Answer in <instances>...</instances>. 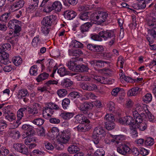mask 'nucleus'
Returning a JSON list of instances; mask_svg holds the SVG:
<instances>
[{"mask_svg":"<svg viewBox=\"0 0 156 156\" xmlns=\"http://www.w3.org/2000/svg\"><path fill=\"white\" fill-rule=\"evenodd\" d=\"M115 37L114 32L108 30L101 31L99 33L98 35H94L91 37L92 39L96 41H101L102 38L104 40L110 39L108 42L109 45L110 46L114 43Z\"/></svg>","mask_w":156,"mask_h":156,"instance_id":"f257e3e1","label":"nucleus"},{"mask_svg":"<svg viewBox=\"0 0 156 156\" xmlns=\"http://www.w3.org/2000/svg\"><path fill=\"white\" fill-rule=\"evenodd\" d=\"M105 136V132L102 127L97 126L95 128L93 132V137L94 139V143L97 147L101 148L102 147L100 140Z\"/></svg>","mask_w":156,"mask_h":156,"instance_id":"f03ea898","label":"nucleus"},{"mask_svg":"<svg viewBox=\"0 0 156 156\" xmlns=\"http://www.w3.org/2000/svg\"><path fill=\"white\" fill-rule=\"evenodd\" d=\"M146 20V24L150 28L148 30L149 34L153 38H156V18L150 16Z\"/></svg>","mask_w":156,"mask_h":156,"instance_id":"7ed1b4c3","label":"nucleus"},{"mask_svg":"<svg viewBox=\"0 0 156 156\" xmlns=\"http://www.w3.org/2000/svg\"><path fill=\"white\" fill-rule=\"evenodd\" d=\"M108 14L106 12H98L91 15V20L96 22L97 24L101 25L107 20Z\"/></svg>","mask_w":156,"mask_h":156,"instance_id":"20e7f679","label":"nucleus"},{"mask_svg":"<svg viewBox=\"0 0 156 156\" xmlns=\"http://www.w3.org/2000/svg\"><path fill=\"white\" fill-rule=\"evenodd\" d=\"M77 106L79 109L83 112V113L87 115L89 118H91L93 114L88 111V109H91L93 107L91 103L85 102L82 104H78Z\"/></svg>","mask_w":156,"mask_h":156,"instance_id":"39448f33","label":"nucleus"},{"mask_svg":"<svg viewBox=\"0 0 156 156\" xmlns=\"http://www.w3.org/2000/svg\"><path fill=\"white\" fill-rule=\"evenodd\" d=\"M21 22L16 20H13L10 21L8 24V27L10 29L14 30V35L18 36L21 30L20 27Z\"/></svg>","mask_w":156,"mask_h":156,"instance_id":"423d86ee","label":"nucleus"},{"mask_svg":"<svg viewBox=\"0 0 156 156\" xmlns=\"http://www.w3.org/2000/svg\"><path fill=\"white\" fill-rule=\"evenodd\" d=\"M71 131L69 129H67L63 131L60 137L58 138L57 142L59 144L62 143L66 144L69 140L71 135Z\"/></svg>","mask_w":156,"mask_h":156,"instance_id":"0eeeda50","label":"nucleus"},{"mask_svg":"<svg viewBox=\"0 0 156 156\" xmlns=\"http://www.w3.org/2000/svg\"><path fill=\"white\" fill-rule=\"evenodd\" d=\"M56 17L55 15H49L43 18L41 21V24L46 27H50L51 26L53 22L55 21Z\"/></svg>","mask_w":156,"mask_h":156,"instance_id":"6e6552de","label":"nucleus"},{"mask_svg":"<svg viewBox=\"0 0 156 156\" xmlns=\"http://www.w3.org/2000/svg\"><path fill=\"white\" fill-rule=\"evenodd\" d=\"M80 87L83 90L92 91L97 89V87L94 83H82L80 84Z\"/></svg>","mask_w":156,"mask_h":156,"instance_id":"1a4fd4ad","label":"nucleus"},{"mask_svg":"<svg viewBox=\"0 0 156 156\" xmlns=\"http://www.w3.org/2000/svg\"><path fill=\"white\" fill-rule=\"evenodd\" d=\"M13 147L16 151H18L22 154H27L28 153L27 147L23 144H14L13 145Z\"/></svg>","mask_w":156,"mask_h":156,"instance_id":"9d476101","label":"nucleus"},{"mask_svg":"<svg viewBox=\"0 0 156 156\" xmlns=\"http://www.w3.org/2000/svg\"><path fill=\"white\" fill-rule=\"evenodd\" d=\"M139 113L137 111L134 110L133 111V117L135 119V124L141 122L143 121V117H146V115L144 112L140 113Z\"/></svg>","mask_w":156,"mask_h":156,"instance_id":"9b49d317","label":"nucleus"},{"mask_svg":"<svg viewBox=\"0 0 156 156\" xmlns=\"http://www.w3.org/2000/svg\"><path fill=\"white\" fill-rule=\"evenodd\" d=\"M117 151L119 153L125 155L126 153H129L131 149L126 144L123 143L120 144L119 147L117 148Z\"/></svg>","mask_w":156,"mask_h":156,"instance_id":"f8f14e48","label":"nucleus"},{"mask_svg":"<svg viewBox=\"0 0 156 156\" xmlns=\"http://www.w3.org/2000/svg\"><path fill=\"white\" fill-rule=\"evenodd\" d=\"M69 55L75 56L74 59L77 61L80 60L81 58L79 57L81 55L83 54L82 50L79 49L76 50L69 49Z\"/></svg>","mask_w":156,"mask_h":156,"instance_id":"ddd939ff","label":"nucleus"},{"mask_svg":"<svg viewBox=\"0 0 156 156\" xmlns=\"http://www.w3.org/2000/svg\"><path fill=\"white\" fill-rule=\"evenodd\" d=\"M94 150L92 147H91L90 151H88L87 155L88 156H103L105 154V152L104 150L101 148L98 149L93 154L92 152H94Z\"/></svg>","mask_w":156,"mask_h":156,"instance_id":"4468645a","label":"nucleus"},{"mask_svg":"<svg viewBox=\"0 0 156 156\" xmlns=\"http://www.w3.org/2000/svg\"><path fill=\"white\" fill-rule=\"evenodd\" d=\"M63 15L66 19L68 20H71L76 17L77 13L73 10H68L64 12Z\"/></svg>","mask_w":156,"mask_h":156,"instance_id":"2eb2a0df","label":"nucleus"},{"mask_svg":"<svg viewBox=\"0 0 156 156\" xmlns=\"http://www.w3.org/2000/svg\"><path fill=\"white\" fill-rule=\"evenodd\" d=\"M39 106V104L38 103H35L33 105V108H31L29 106H27L25 108V111H27L29 113L33 115H35L37 114L38 112L37 107Z\"/></svg>","mask_w":156,"mask_h":156,"instance_id":"dca6fc26","label":"nucleus"},{"mask_svg":"<svg viewBox=\"0 0 156 156\" xmlns=\"http://www.w3.org/2000/svg\"><path fill=\"white\" fill-rule=\"evenodd\" d=\"M29 95L28 92L26 89H22L20 90L17 94V97L19 99H21Z\"/></svg>","mask_w":156,"mask_h":156,"instance_id":"f3484780","label":"nucleus"},{"mask_svg":"<svg viewBox=\"0 0 156 156\" xmlns=\"http://www.w3.org/2000/svg\"><path fill=\"white\" fill-rule=\"evenodd\" d=\"M92 25V24L90 22H87L82 24L80 27L81 32L83 34L85 32H88Z\"/></svg>","mask_w":156,"mask_h":156,"instance_id":"a211bd4d","label":"nucleus"},{"mask_svg":"<svg viewBox=\"0 0 156 156\" xmlns=\"http://www.w3.org/2000/svg\"><path fill=\"white\" fill-rule=\"evenodd\" d=\"M77 61L74 59L73 58L72 60L66 63V66L70 70L73 71L75 72L76 66L77 65L76 62Z\"/></svg>","mask_w":156,"mask_h":156,"instance_id":"6ab92c4d","label":"nucleus"},{"mask_svg":"<svg viewBox=\"0 0 156 156\" xmlns=\"http://www.w3.org/2000/svg\"><path fill=\"white\" fill-rule=\"evenodd\" d=\"M89 68L86 65L82 64L76 66V72H83L87 71Z\"/></svg>","mask_w":156,"mask_h":156,"instance_id":"aec40b11","label":"nucleus"},{"mask_svg":"<svg viewBox=\"0 0 156 156\" xmlns=\"http://www.w3.org/2000/svg\"><path fill=\"white\" fill-rule=\"evenodd\" d=\"M141 90V89L138 87H134L128 91L127 94L130 96H135Z\"/></svg>","mask_w":156,"mask_h":156,"instance_id":"412c9836","label":"nucleus"},{"mask_svg":"<svg viewBox=\"0 0 156 156\" xmlns=\"http://www.w3.org/2000/svg\"><path fill=\"white\" fill-rule=\"evenodd\" d=\"M25 3V2L24 0H18L13 4L12 7L13 8H17L15 10L16 11L23 7Z\"/></svg>","mask_w":156,"mask_h":156,"instance_id":"4be33fe9","label":"nucleus"},{"mask_svg":"<svg viewBox=\"0 0 156 156\" xmlns=\"http://www.w3.org/2000/svg\"><path fill=\"white\" fill-rule=\"evenodd\" d=\"M38 4L37 3L31 4L29 5L26 8V11L28 13H32L36 10L38 7Z\"/></svg>","mask_w":156,"mask_h":156,"instance_id":"5701e85b","label":"nucleus"},{"mask_svg":"<svg viewBox=\"0 0 156 156\" xmlns=\"http://www.w3.org/2000/svg\"><path fill=\"white\" fill-rule=\"evenodd\" d=\"M73 83V82L70 79L67 78L64 79L61 83L62 86L65 87H70Z\"/></svg>","mask_w":156,"mask_h":156,"instance_id":"b1692460","label":"nucleus"},{"mask_svg":"<svg viewBox=\"0 0 156 156\" xmlns=\"http://www.w3.org/2000/svg\"><path fill=\"white\" fill-rule=\"evenodd\" d=\"M6 51H3L0 52V53L2 55V58L3 59L2 60L1 62L5 64H7L9 61L8 58L9 56L8 54L6 52Z\"/></svg>","mask_w":156,"mask_h":156,"instance_id":"393cba45","label":"nucleus"},{"mask_svg":"<svg viewBox=\"0 0 156 156\" xmlns=\"http://www.w3.org/2000/svg\"><path fill=\"white\" fill-rule=\"evenodd\" d=\"M54 10L57 12H59L62 8L61 2L58 1L54 2L52 5Z\"/></svg>","mask_w":156,"mask_h":156,"instance_id":"a878e982","label":"nucleus"},{"mask_svg":"<svg viewBox=\"0 0 156 156\" xmlns=\"http://www.w3.org/2000/svg\"><path fill=\"white\" fill-rule=\"evenodd\" d=\"M12 61L16 66H18L21 64L23 62L22 59L20 56L13 57L12 58Z\"/></svg>","mask_w":156,"mask_h":156,"instance_id":"bb28decb","label":"nucleus"},{"mask_svg":"<svg viewBox=\"0 0 156 156\" xmlns=\"http://www.w3.org/2000/svg\"><path fill=\"white\" fill-rule=\"evenodd\" d=\"M74 115V113L69 112H63L61 114V116L63 119L67 120L72 118Z\"/></svg>","mask_w":156,"mask_h":156,"instance_id":"cd10ccee","label":"nucleus"},{"mask_svg":"<svg viewBox=\"0 0 156 156\" xmlns=\"http://www.w3.org/2000/svg\"><path fill=\"white\" fill-rule=\"evenodd\" d=\"M105 123H108L109 122H113L115 121V118L113 115L112 114H107L105 117Z\"/></svg>","mask_w":156,"mask_h":156,"instance_id":"c85d7f7f","label":"nucleus"},{"mask_svg":"<svg viewBox=\"0 0 156 156\" xmlns=\"http://www.w3.org/2000/svg\"><path fill=\"white\" fill-rule=\"evenodd\" d=\"M7 125L5 121L4 120H0V134L3 135L5 133L4 129L7 127Z\"/></svg>","mask_w":156,"mask_h":156,"instance_id":"c756f323","label":"nucleus"},{"mask_svg":"<svg viewBox=\"0 0 156 156\" xmlns=\"http://www.w3.org/2000/svg\"><path fill=\"white\" fill-rule=\"evenodd\" d=\"M78 131L80 132H85L89 130L90 129L89 126L87 125H80L76 127Z\"/></svg>","mask_w":156,"mask_h":156,"instance_id":"7c9ffc66","label":"nucleus"},{"mask_svg":"<svg viewBox=\"0 0 156 156\" xmlns=\"http://www.w3.org/2000/svg\"><path fill=\"white\" fill-rule=\"evenodd\" d=\"M79 150L80 148L74 145H71L68 148V151L70 154L76 153Z\"/></svg>","mask_w":156,"mask_h":156,"instance_id":"2f4dec72","label":"nucleus"},{"mask_svg":"<svg viewBox=\"0 0 156 156\" xmlns=\"http://www.w3.org/2000/svg\"><path fill=\"white\" fill-rule=\"evenodd\" d=\"M90 14L88 12H86L80 13L79 16V18L81 20L83 21H87L90 18Z\"/></svg>","mask_w":156,"mask_h":156,"instance_id":"473e14b6","label":"nucleus"},{"mask_svg":"<svg viewBox=\"0 0 156 156\" xmlns=\"http://www.w3.org/2000/svg\"><path fill=\"white\" fill-rule=\"evenodd\" d=\"M135 109H133L132 111L134 110H136L137 112L138 111L140 113V112H144L145 111L147 108V107L146 106H142L139 104H137L135 105Z\"/></svg>","mask_w":156,"mask_h":156,"instance_id":"72a5a7b5","label":"nucleus"},{"mask_svg":"<svg viewBox=\"0 0 156 156\" xmlns=\"http://www.w3.org/2000/svg\"><path fill=\"white\" fill-rule=\"evenodd\" d=\"M68 71L64 67H61L59 68L57 71V73L59 74L60 76H62L69 74Z\"/></svg>","mask_w":156,"mask_h":156,"instance_id":"f704fd0d","label":"nucleus"},{"mask_svg":"<svg viewBox=\"0 0 156 156\" xmlns=\"http://www.w3.org/2000/svg\"><path fill=\"white\" fill-rule=\"evenodd\" d=\"M10 17L11 13L10 12L5 13L1 16V21L6 22L10 20Z\"/></svg>","mask_w":156,"mask_h":156,"instance_id":"c9c22d12","label":"nucleus"},{"mask_svg":"<svg viewBox=\"0 0 156 156\" xmlns=\"http://www.w3.org/2000/svg\"><path fill=\"white\" fill-rule=\"evenodd\" d=\"M123 136L119 135L115 136L113 137V139L111 140L112 142H116L117 144H118L121 142L119 141H122L123 140Z\"/></svg>","mask_w":156,"mask_h":156,"instance_id":"e433bc0d","label":"nucleus"},{"mask_svg":"<svg viewBox=\"0 0 156 156\" xmlns=\"http://www.w3.org/2000/svg\"><path fill=\"white\" fill-rule=\"evenodd\" d=\"M71 46L74 48H81L83 47V44L75 40H73L71 42Z\"/></svg>","mask_w":156,"mask_h":156,"instance_id":"4c0bfd02","label":"nucleus"},{"mask_svg":"<svg viewBox=\"0 0 156 156\" xmlns=\"http://www.w3.org/2000/svg\"><path fill=\"white\" fill-rule=\"evenodd\" d=\"M10 136L13 139H18L20 136V134L19 132L16 130H13L11 131L10 134Z\"/></svg>","mask_w":156,"mask_h":156,"instance_id":"58836bf2","label":"nucleus"},{"mask_svg":"<svg viewBox=\"0 0 156 156\" xmlns=\"http://www.w3.org/2000/svg\"><path fill=\"white\" fill-rule=\"evenodd\" d=\"M126 124L127 125H130L132 126H134L135 125L134 121L132 117L130 116H126Z\"/></svg>","mask_w":156,"mask_h":156,"instance_id":"ea45409f","label":"nucleus"},{"mask_svg":"<svg viewBox=\"0 0 156 156\" xmlns=\"http://www.w3.org/2000/svg\"><path fill=\"white\" fill-rule=\"evenodd\" d=\"M37 70V66L34 65L30 68L29 73L31 75L36 76L38 74Z\"/></svg>","mask_w":156,"mask_h":156,"instance_id":"a19ab883","label":"nucleus"},{"mask_svg":"<svg viewBox=\"0 0 156 156\" xmlns=\"http://www.w3.org/2000/svg\"><path fill=\"white\" fill-rule=\"evenodd\" d=\"M136 126H137V128L141 131L144 130L147 127V124L145 122H142L136 124Z\"/></svg>","mask_w":156,"mask_h":156,"instance_id":"79ce46f5","label":"nucleus"},{"mask_svg":"<svg viewBox=\"0 0 156 156\" xmlns=\"http://www.w3.org/2000/svg\"><path fill=\"white\" fill-rule=\"evenodd\" d=\"M47 135L46 130L42 126H40V136L43 138L47 137Z\"/></svg>","mask_w":156,"mask_h":156,"instance_id":"37998d69","label":"nucleus"},{"mask_svg":"<svg viewBox=\"0 0 156 156\" xmlns=\"http://www.w3.org/2000/svg\"><path fill=\"white\" fill-rule=\"evenodd\" d=\"M70 103V100L68 98H65L62 101V105L64 109H66L69 106Z\"/></svg>","mask_w":156,"mask_h":156,"instance_id":"c03bdc74","label":"nucleus"},{"mask_svg":"<svg viewBox=\"0 0 156 156\" xmlns=\"http://www.w3.org/2000/svg\"><path fill=\"white\" fill-rule=\"evenodd\" d=\"M11 48L10 45L9 43H5L2 45L0 48V52L6 51L7 50H9Z\"/></svg>","mask_w":156,"mask_h":156,"instance_id":"a18cd8bd","label":"nucleus"},{"mask_svg":"<svg viewBox=\"0 0 156 156\" xmlns=\"http://www.w3.org/2000/svg\"><path fill=\"white\" fill-rule=\"evenodd\" d=\"M107 106L109 110L111 112H113L115 110V104L112 101L109 102L107 105Z\"/></svg>","mask_w":156,"mask_h":156,"instance_id":"49530a36","label":"nucleus"},{"mask_svg":"<svg viewBox=\"0 0 156 156\" xmlns=\"http://www.w3.org/2000/svg\"><path fill=\"white\" fill-rule=\"evenodd\" d=\"M143 101L146 103L151 101L152 100V96L151 94L147 93L146 94L143 98Z\"/></svg>","mask_w":156,"mask_h":156,"instance_id":"de8ad7c7","label":"nucleus"},{"mask_svg":"<svg viewBox=\"0 0 156 156\" xmlns=\"http://www.w3.org/2000/svg\"><path fill=\"white\" fill-rule=\"evenodd\" d=\"M67 91L64 89H61L57 90V93L60 97L65 96L67 94Z\"/></svg>","mask_w":156,"mask_h":156,"instance_id":"09e8293b","label":"nucleus"},{"mask_svg":"<svg viewBox=\"0 0 156 156\" xmlns=\"http://www.w3.org/2000/svg\"><path fill=\"white\" fill-rule=\"evenodd\" d=\"M5 118L9 121H12L15 119V117L13 113L12 112L5 115Z\"/></svg>","mask_w":156,"mask_h":156,"instance_id":"8fccbe9b","label":"nucleus"},{"mask_svg":"<svg viewBox=\"0 0 156 156\" xmlns=\"http://www.w3.org/2000/svg\"><path fill=\"white\" fill-rule=\"evenodd\" d=\"M25 109L24 108H21L18 111L17 116L19 119H21L23 117L24 115L23 112L25 111Z\"/></svg>","mask_w":156,"mask_h":156,"instance_id":"3c124183","label":"nucleus"},{"mask_svg":"<svg viewBox=\"0 0 156 156\" xmlns=\"http://www.w3.org/2000/svg\"><path fill=\"white\" fill-rule=\"evenodd\" d=\"M27 138L25 140L24 143L27 145H28L31 143V142L33 141H35V137H31V136H29L27 137Z\"/></svg>","mask_w":156,"mask_h":156,"instance_id":"603ef678","label":"nucleus"},{"mask_svg":"<svg viewBox=\"0 0 156 156\" xmlns=\"http://www.w3.org/2000/svg\"><path fill=\"white\" fill-rule=\"evenodd\" d=\"M109 122L110 123H105V124L106 128L108 130H110L114 128L115 125L114 122Z\"/></svg>","mask_w":156,"mask_h":156,"instance_id":"864d4df0","label":"nucleus"},{"mask_svg":"<svg viewBox=\"0 0 156 156\" xmlns=\"http://www.w3.org/2000/svg\"><path fill=\"white\" fill-rule=\"evenodd\" d=\"M144 112L147 116L149 119L150 122L154 120V116L150 112L147 108L145 111Z\"/></svg>","mask_w":156,"mask_h":156,"instance_id":"5fc2aeb1","label":"nucleus"},{"mask_svg":"<svg viewBox=\"0 0 156 156\" xmlns=\"http://www.w3.org/2000/svg\"><path fill=\"white\" fill-rule=\"evenodd\" d=\"M154 140L151 137L147 138L145 141V144L146 146H151L154 144Z\"/></svg>","mask_w":156,"mask_h":156,"instance_id":"6e6d98bb","label":"nucleus"},{"mask_svg":"<svg viewBox=\"0 0 156 156\" xmlns=\"http://www.w3.org/2000/svg\"><path fill=\"white\" fill-rule=\"evenodd\" d=\"M49 74L45 72L40 74V82L42 81L47 79L49 76Z\"/></svg>","mask_w":156,"mask_h":156,"instance_id":"4d7b16f0","label":"nucleus"},{"mask_svg":"<svg viewBox=\"0 0 156 156\" xmlns=\"http://www.w3.org/2000/svg\"><path fill=\"white\" fill-rule=\"evenodd\" d=\"M0 152L1 155L2 154L3 155L6 156L9 154V151L6 147H2L1 148Z\"/></svg>","mask_w":156,"mask_h":156,"instance_id":"13d9d810","label":"nucleus"},{"mask_svg":"<svg viewBox=\"0 0 156 156\" xmlns=\"http://www.w3.org/2000/svg\"><path fill=\"white\" fill-rule=\"evenodd\" d=\"M34 130L33 129L32 127L30 126L29 128H28L25 132L26 137H27L33 134L34 133Z\"/></svg>","mask_w":156,"mask_h":156,"instance_id":"bf43d9fd","label":"nucleus"},{"mask_svg":"<svg viewBox=\"0 0 156 156\" xmlns=\"http://www.w3.org/2000/svg\"><path fill=\"white\" fill-rule=\"evenodd\" d=\"M48 27L44 26L41 27V33L44 34L45 36L47 35L48 34L50 30Z\"/></svg>","mask_w":156,"mask_h":156,"instance_id":"052dcab7","label":"nucleus"},{"mask_svg":"<svg viewBox=\"0 0 156 156\" xmlns=\"http://www.w3.org/2000/svg\"><path fill=\"white\" fill-rule=\"evenodd\" d=\"M131 131V133L133 137H137L138 136V133L137 131V128L135 126H132L130 128Z\"/></svg>","mask_w":156,"mask_h":156,"instance_id":"680f3d73","label":"nucleus"},{"mask_svg":"<svg viewBox=\"0 0 156 156\" xmlns=\"http://www.w3.org/2000/svg\"><path fill=\"white\" fill-rule=\"evenodd\" d=\"M47 105L48 106V108L53 109L57 110L59 108L58 106V105L52 102L48 103Z\"/></svg>","mask_w":156,"mask_h":156,"instance_id":"e2e57ef3","label":"nucleus"},{"mask_svg":"<svg viewBox=\"0 0 156 156\" xmlns=\"http://www.w3.org/2000/svg\"><path fill=\"white\" fill-rule=\"evenodd\" d=\"M69 95L70 97H73L74 98H79L80 96V93L76 91L71 92Z\"/></svg>","mask_w":156,"mask_h":156,"instance_id":"0e129e2a","label":"nucleus"},{"mask_svg":"<svg viewBox=\"0 0 156 156\" xmlns=\"http://www.w3.org/2000/svg\"><path fill=\"white\" fill-rule=\"evenodd\" d=\"M132 153L135 156H138L140 152L138 148L135 147L133 148L132 150L131 149L129 153Z\"/></svg>","mask_w":156,"mask_h":156,"instance_id":"69168bd1","label":"nucleus"},{"mask_svg":"<svg viewBox=\"0 0 156 156\" xmlns=\"http://www.w3.org/2000/svg\"><path fill=\"white\" fill-rule=\"evenodd\" d=\"M13 69L12 66L11 65H6L3 68L4 71L5 72H9L12 71Z\"/></svg>","mask_w":156,"mask_h":156,"instance_id":"338daca9","label":"nucleus"},{"mask_svg":"<svg viewBox=\"0 0 156 156\" xmlns=\"http://www.w3.org/2000/svg\"><path fill=\"white\" fill-rule=\"evenodd\" d=\"M96 45V44H89L87 45V48L90 50L94 52Z\"/></svg>","mask_w":156,"mask_h":156,"instance_id":"774afa93","label":"nucleus"}]
</instances>
